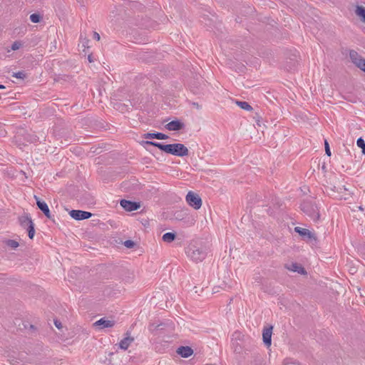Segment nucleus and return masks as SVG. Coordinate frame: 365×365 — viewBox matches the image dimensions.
<instances>
[{
    "label": "nucleus",
    "mask_w": 365,
    "mask_h": 365,
    "mask_svg": "<svg viewBox=\"0 0 365 365\" xmlns=\"http://www.w3.org/2000/svg\"><path fill=\"white\" fill-rule=\"evenodd\" d=\"M142 143L143 145H149L157 147L161 151L178 157H184L187 156L189 155V150L182 143H173L165 145L161 143L149 140L143 141Z\"/></svg>",
    "instance_id": "nucleus-1"
},
{
    "label": "nucleus",
    "mask_w": 365,
    "mask_h": 365,
    "mask_svg": "<svg viewBox=\"0 0 365 365\" xmlns=\"http://www.w3.org/2000/svg\"><path fill=\"white\" fill-rule=\"evenodd\" d=\"M301 210L314 222H317L319 220L320 215L319 209L313 201L304 200L301 204Z\"/></svg>",
    "instance_id": "nucleus-2"
},
{
    "label": "nucleus",
    "mask_w": 365,
    "mask_h": 365,
    "mask_svg": "<svg viewBox=\"0 0 365 365\" xmlns=\"http://www.w3.org/2000/svg\"><path fill=\"white\" fill-rule=\"evenodd\" d=\"M186 252L188 257L195 262L202 261L207 255L205 250L202 247H199L195 245L189 246Z\"/></svg>",
    "instance_id": "nucleus-3"
},
{
    "label": "nucleus",
    "mask_w": 365,
    "mask_h": 365,
    "mask_svg": "<svg viewBox=\"0 0 365 365\" xmlns=\"http://www.w3.org/2000/svg\"><path fill=\"white\" fill-rule=\"evenodd\" d=\"M349 58L351 62L362 71L365 72V58L354 50H350Z\"/></svg>",
    "instance_id": "nucleus-4"
},
{
    "label": "nucleus",
    "mask_w": 365,
    "mask_h": 365,
    "mask_svg": "<svg viewBox=\"0 0 365 365\" xmlns=\"http://www.w3.org/2000/svg\"><path fill=\"white\" fill-rule=\"evenodd\" d=\"M186 201L190 206L195 210L200 209L202 206V200L200 197L192 191L188 192L187 194Z\"/></svg>",
    "instance_id": "nucleus-5"
},
{
    "label": "nucleus",
    "mask_w": 365,
    "mask_h": 365,
    "mask_svg": "<svg viewBox=\"0 0 365 365\" xmlns=\"http://www.w3.org/2000/svg\"><path fill=\"white\" fill-rule=\"evenodd\" d=\"M294 231L298 233L304 240L307 242L317 241V237L314 233L312 232L307 229L302 228L300 227H295Z\"/></svg>",
    "instance_id": "nucleus-6"
},
{
    "label": "nucleus",
    "mask_w": 365,
    "mask_h": 365,
    "mask_svg": "<svg viewBox=\"0 0 365 365\" xmlns=\"http://www.w3.org/2000/svg\"><path fill=\"white\" fill-rule=\"evenodd\" d=\"M69 214L72 218L76 220L88 219L92 216L91 212L80 210H73L69 212Z\"/></svg>",
    "instance_id": "nucleus-7"
},
{
    "label": "nucleus",
    "mask_w": 365,
    "mask_h": 365,
    "mask_svg": "<svg viewBox=\"0 0 365 365\" xmlns=\"http://www.w3.org/2000/svg\"><path fill=\"white\" fill-rule=\"evenodd\" d=\"M120 205L122 207H123L124 210L129 212L137 210L140 207L139 202H133L125 199L120 200Z\"/></svg>",
    "instance_id": "nucleus-8"
},
{
    "label": "nucleus",
    "mask_w": 365,
    "mask_h": 365,
    "mask_svg": "<svg viewBox=\"0 0 365 365\" xmlns=\"http://www.w3.org/2000/svg\"><path fill=\"white\" fill-rule=\"evenodd\" d=\"M114 325L115 321L107 319L105 317L100 319L93 324V327L98 329L113 327Z\"/></svg>",
    "instance_id": "nucleus-9"
},
{
    "label": "nucleus",
    "mask_w": 365,
    "mask_h": 365,
    "mask_svg": "<svg viewBox=\"0 0 365 365\" xmlns=\"http://www.w3.org/2000/svg\"><path fill=\"white\" fill-rule=\"evenodd\" d=\"M34 198L36 199V205L38 209L42 211V212L46 215V217L51 219V215L47 204L44 201L41 200V199L38 197L36 195H34Z\"/></svg>",
    "instance_id": "nucleus-10"
},
{
    "label": "nucleus",
    "mask_w": 365,
    "mask_h": 365,
    "mask_svg": "<svg viewBox=\"0 0 365 365\" xmlns=\"http://www.w3.org/2000/svg\"><path fill=\"white\" fill-rule=\"evenodd\" d=\"M272 326H269V327H265L263 329L262 332V339L263 342L266 346L269 347L272 344Z\"/></svg>",
    "instance_id": "nucleus-11"
},
{
    "label": "nucleus",
    "mask_w": 365,
    "mask_h": 365,
    "mask_svg": "<svg viewBox=\"0 0 365 365\" xmlns=\"http://www.w3.org/2000/svg\"><path fill=\"white\" fill-rule=\"evenodd\" d=\"M165 128L168 130L178 131L185 128V124L179 120H174L166 124Z\"/></svg>",
    "instance_id": "nucleus-12"
},
{
    "label": "nucleus",
    "mask_w": 365,
    "mask_h": 365,
    "mask_svg": "<svg viewBox=\"0 0 365 365\" xmlns=\"http://www.w3.org/2000/svg\"><path fill=\"white\" fill-rule=\"evenodd\" d=\"M176 352L182 358H188L193 354V349L188 346H181L177 349Z\"/></svg>",
    "instance_id": "nucleus-13"
},
{
    "label": "nucleus",
    "mask_w": 365,
    "mask_h": 365,
    "mask_svg": "<svg viewBox=\"0 0 365 365\" xmlns=\"http://www.w3.org/2000/svg\"><path fill=\"white\" fill-rule=\"evenodd\" d=\"M285 267L292 272H297L301 274H307L305 269L299 264L293 262L290 265H286Z\"/></svg>",
    "instance_id": "nucleus-14"
},
{
    "label": "nucleus",
    "mask_w": 365,
    "mask_h": 365,
    "mask_svg": "<svg viewBox=\"0 0 365 365\" xmlns=\"http://www.w3.org/2000/svg\"><path fill=\"white\" fill-rule=\"evenodd\" d=\"M144 138L146 139H158V140H165L168 138V136L162 133H147L143 135Z\"/></svg>",
    "instance_id": "nucleus-15"
},
{
    "label": "nucleus",
    "mask_w": 365,
    "mask_h": 365,
    "mask_svg": "<svg viewBox=\"0 0 365 365\" xmlns=\"http://www.w3.org/2000/svg\"><path fill=\"white\" fill-rule=\"evenodd\" d=\"M182 222V225L185 227H190L195 225L196 220L192 215L186 214L185 217L180 219Z\"/></svg>",
    "instance_id": "nucleus-16"
},
{
    "label": "nucleus",
    "mask_w": 365,
    "mask_h": 365,
    "mask_svg": "<svg viewBox=\"0 0 365 365\" xmlns=\"http://www.w3.org/2000/svg\"><path fill=\"white\" fill-rule=\"evenodd\" d=\"M19 222L20 225L24 228H28L31 224H34L31 218L28 215L19 217Z\"/></svg>",
    "instance_id": "nucleus-17"
},
{
    "label": "nucleus",
    "mask_w": 365,
    "mask_h": 365,
    "mask_svg": "<svg viewBox=\"0 0 365 365\" xmlns=\"http://www.w3.org/2000/svg\"><path fill=\"white\" fill-rule=\"evenodd\" d=\"M133 340L134 339L129 336L125 337L119 343L120 348L121 349L126 350L130 346V344L133 341Z\"/></svg>",
    "instance_id": "nucleus-18"
},
{
    "label": "nucleus",
    "mask_w": 365,
    "mask_h": 365,
    "mask_svg": "<svg viewBox=\"0 0 365 365\" xmlns=\"http://www.w3.org/2000/svg\"><path fill=\"white\" fill-rule=\"evenodd\" d=\"M356 14L360 17L361 20L365 23V7L357 6L355 10Z\"/></svg>",
    "instance_id": "nucleus-19"
},
{
    "label": "nucleus",
    "mask_w": 365,
    "mask_h": 365,
    "mask_svg": "<svg viewBox=\"0 0 365 365\" xmlns=\"http://www.w3.org/2000/svg\"><path fill=\"white\" fill-rule=\"evenodd\" d=\"M163 240L165 242H172L176 238V234L175 232H166L163 235Z\"/></svg>",
    "instance_id": "nucleus-20"
},
{
    "label": "nucleus",
    "mask_w": 365,
    "mask_h": 365,
    "mask_svg": "<svg viewBox=\"0 0 365 365\" xmlns=\"http://www.w3.org/2000/svg\"><path fill=\"white\" fill-rule=\"evenodd\" d=\"M236 104L242 109L245 110H252V107L246 101H236Z\"/></svg>",
    "instance_id": "nucleus-21"
},
{
    "label": "nucleus",
    "mask_w": 365,
    "mask_h": 365,
    "mask_svg": "<svg viewBox=\"0 0 365 365\" xmlns=\"http://www.w3.org/2000/svg\"><path fill=\"white\" fill-rule=\"evenodd\" d=\"M232 348H233L234 352L235 354H242L243 348H242V345L240 344L237 341L232 342Z\"/></svg>",
    "instance_id": "nucleus-22"
},
{
    "label": "nucleus",
    "mask_w": 365,
    "mask_h": 365,
    "mask_svg": "<svg viewBox=\"0 0 365 365\" xmlns=\"http://www.w3.org/2000/svg\"><path fill=\"white\" fill-rule=\"evenodd\" d=\"M356 145L361 148V152L365 155V141L362 138H359L356 140Z\"/></svg>",
    "instance_id": "nucleus-23"
},
{
    "label": "nucleus",
    "mask_w": 365,
    "mask_h": 365,
    "mask_svg": "<svg viewBox=\"0 0 365 365\" xmlns=\"http://www.w3.org/2000/svg\"><path fill=\"white\" fill-rule=\"evenodd\" d=\"M41 19H42L41 16L36 13L32 14L30 16V20L33 23H39L41 21Z\"/></svg>",
    "instance_id": "nucleus-24"
},
{
    "label": "nucleus",
    "mask_w": 365,
    "mask_h": 365,
    "mask_svg": "<svg viewBox=\"0 0 365 365\" xmlns=\"http://www.w3.org/2000/svg\"><path fill=\"white\" fill-rule=\"evenodd\" d=\"M27 229V231H28V236L32 240L34 237V235H35V230H34V224H31V225H29V227L26 228Z\"/></svg>",
    "instance_id": "nucleus-25"
},
{
    "label": "nucleus",
    "mask_w": 365,
    "mask_h": 365,
    "mask_svg": "<svg viewBox=\"0 0 365 365\" xmlns=\"http://www.w3.org/2000/svg\"><path fill=\"white\" fill-rule=\"evenodd\" d=\"M12 76L16 78L24 79L26 77V75L24 71H21L13 73Z\"/></svg>",
    "instance_id": "nucleus-26"
},
{
    "label": "nucleus",
    "mask_w": 365,
    "mask_h": 365,
    "mask_svg": "<svg viewBox=\"0 0 365 365\" xmlns=\"http://www.w3.org/2000/svg\"><path fill=\"white\" fill-rule=\"evenodd\" d=\"M6 245L13 249L18 247L19 245V242L14 240H8L6 242Z\"/></svg>",
    "instance_id": "nucleus-27"
},
{
    "label": "nucleus",
    "mask_w": 365,
    "mask_h": 365,
    "mask_svg": "<svg viewBox=\"0 0 365 365\" xmlns=\"http://www.w3.org/2000/svg\"><path fill=\"white\" fill-rule=\"evenodd\" d=\"M123 245H125V247H126L127 248H133L134 247V246L135 245V243L133 241V240H125L124 242H123Z\"/></svg>",
    "instance_id": "nucleus-28"
},
{
    "label": "nucleus",
    "mask_w": 365,
    "mask_h": 365,
    "mask_svg": "<svg viewBox=\"0 0 365 365\" xmlns=\"http://www.w3.org/2000/svg\"><path fill=\"white\" fill-rule=\"evenodd\" d=\"M21 46V43L19 41H15L11 45V49L14 51L18 50Z\"/></svg>",
    "instance_id": "nucleus-29"
},
{
    "label": "nucleus",
    "mask_w": 365,
    "mask_h": 365,
    "mask_svg": "<svg viewBox=\"0 0 365 365\" xmlns=\"http://www.w3.org/2000/svg\"><path fill=\"white\" fill-rule=\"evenodd\" d=\"M324 146H325V153L328 156L331 155V150L329 148V143L327 140H324Z\"/></svg>",
    "instance_id": "nucleus-30"
},
{
    "label": "nucleus",
    "mask_w": 365,
    "mask_h": 365,
    "mask_svg": "<svg viewBox=\"0 0 365 365\" xmlns=\"http://www.w3.org/2000/svg\"><path fill=\"white\" fill-rule=\"evenodd\" d=\"M54 324L58 329L62 328L61 322L58 320H54Z\"/></svg>",
    "instance_id": "nucleus-31"
},
{
    "label": "nucleus",
    "mask_w": 365,
    "mask_h": 365,
    "mask_svg": "<svg viewBox=\"0 0 365 365\" xmlns=\"http://www.w3.org/2000/svg\"><path fill=\"white\" fill-rule=\"evenodd\" d=\"M93 38L96 41H99L101 38L99 34L97 33L96 31L93 32Z\"/></svg>",
    "instance_id": "nucleus-32"
},
{
    "label": "nucleus",
    "mask_w": 365,
    "mask_h": 365,
    "mask_svg": "<svg viewBox=\"0 0 365 365\" xmlns=\"http://www.w3.org/2000/svg\"><path fill=\"white\" fill-rule=\"evenodd\" d=\"M88 61H89L90 63L93 62V61H94V60H93V57H92V55H91V54L88 55Z\"/></svg>",
    "instance_id": "nucleus-33"
},
{
    "label": "nucleus",
    "mask_w": 365,
    "mask_h": 365,
    "mask_svg": "<svg viewBox=\"0 0 365 365\" xmlns=\"http://www.w3.org/2000/svg\"><path fill=\"white\" fill-rule=\"evenodd\" d=\"M182 217L181 216V215H180V214H178H178L175 215V218H176L177 220H180V218H182Z\"/></svg>",
    "instance_id": "nucleus-34"
},
{
    "label": "nucleus",
    "mask_w": 365,
    "mask_h": 365,
    "mask_svg": "<svg viewBox=\"0 0 365 365\" xmlns=\"http://www.w3.org/2000/svg\"><path fill=\"white\" fill-rule=\"evenodd\" d=\"M88 39H85V42L83 43V46L84 47L86 46H88L86 44H88Z\"/></svg>",
    "instance_id": "nucleus-35"
},
{
    "label": "nucleus",
    "mask_w": 365,
    "mask_h": 365,
    "mask_svg": "<svg viewBox=\"0 0 365 365\" xmlns=\"http://www.w3.org/2000/svg\"><path fill=\"white\" fill-rule=\"evenodd\" d=\"M193 105L195 106H196V108H198V109L200 108V106H199V104L197 103H193Z\"/></svg>",
    "instance_id": "nucleus-36"
},
{
    "label": "nucleus",
    "mask_w": 365,
    "mask_h": 365,
    "mask_svg": "<svg viewBox=\"0 0 365 365\" xmlns=\"http://www.w3.org/2000/svg\"><path fill=\"white\" fill-rule=\"evenodd\" d=\"M6 87L4 85L0 84V89H4Z\"/></svg>",
    "instance_id": "nucleus-37"
},
{
    "label": "nucleus",
    "mask_w": 365,
    "mask_h": 365,
    "mask_svg": "<svg viewBox=\"0 0 365 365\" xmlns=\"http://www.w3.org/2000/svg\"><path fill=\"white\" fill-rule=\"evenodd\" d=\"M358 208L359 210L364 211V208L362 207V206H359Z\"/></svg>",
    "instance_id": "nucleus-38"
},
{
    "label": "nucleus",
    "mask_w": 365,
    "mask_h": 365,
    "mask_svg": "<svg viewBox=\"0 0 365 365\" xmlns=\"http://www.w3.org/2000/svg\"><path fill=\"white\" fill-rule=\"evenodd\" d=\"M126 183L123 182L122 185V187H124L125 186Z\"/></svg>",
    "instance_id": "nucleus-39"
}]
</instances>
